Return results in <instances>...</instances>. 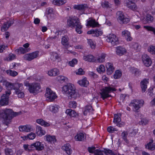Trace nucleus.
I'll return each mask as SVG.
<instances>
[{
  "mask_svg": "<svg viewBox=\"0 0 155 155\" xmlns=\"http://www.w3.org/2000/svg\"><path fill=\"white\" fill-rule=\"evenodd\" d=\"M21 112H14L10 109L0 110V121L7 126L10 124L11 120L14 117L20 115Z\"/></svg>",
  "mask_w": 155,
  "mask_h": 155,
  "instance_id": "obj_1",
  "label": "nucleus"
},
{
  "mask_svg": "<svg viewBox=\"0 0 155 155\" xmlns=\"http://www.w3.org/2000/svg\"><path fill=\"white\" fill-rule=\"evenodd\" d=\"M62 90L68 96L75 99L78 96V94L76 91V89L74 86L69 83L62 87Z\"/></svg>",
  "mask_w": 155,
  "mask_h": 155,
  "instance_id": "obj_2",
  "label": "nucleus"
},
{
  "mask_svg": "<svg viewBox=\"0 0 155 155\" xmlns=\"http://www.w3.org/2000/svg\"><path fill=\"white\" fill-rule=\"evenodd\" d=\"M95 149V147H89L87 148V150L90 153H94L95 155H117V153H115L112 150L109 149L104 151Z\"/></svg>",
  "mask_w": 155,
  "mask_h": 155,
  "instance_id": "obj_3",
  "label": "nucleus"
},
{
  "mask_svg": "<svg viewBox=\"0 0 155 155\" xmlns=\"http://www.w3.org/2000/svg\"><path fill=\"white\" fill-rule=\"evenodd\" d=\"M116 91V89L114 88L111 87L110 86L106 87L101 90L100 94L101 97L104 100L107 97H111V95L109 94Z\"/></svg>",
  "mask_w": 155,
  "mask_h": 155,
  "instance_id": "obj_4",
  "label": "nucleus"
},
{
  "mask_svg": "<svg viewBox=\"0 0 155 155\" xmlns=\"http://www.w3.org/2000/svg\"><path fill=\"white\" fill-rule=\"evenodd\" d=\"M3 84L5 86L6 88L8 90V91L5 92H8L10 91V94L11 93V91L13 89L15 90L16 88L19 87L21 85V84L18 83H12L6 81H3Z\"/></svg>",
  "mask_w": 155,
  "mask_h": 155,
  "instance_id": "obj_5",
  "label": "nucleus"
},
{
  "mask_svg": "<svg viewBox=\"0 0 155 155\" xmlns=\"http://www.w3.org/2000/svg\"><path fill=\"white\" fill-rule=\"evenodd\" d=\"M144 101L142 100L134 99L129 104V106L133 107V110L135 112H137V110L141 107L143 106Z\"/></svg>",
  "mask_w": 155,
  "mask_h": 155,
  "instance_id": "obj_6",
  "label": "nucleus"
},
{
  "mask_svg": "<svg viewBox=\"0 0 155 155\" xmlns=\"http://www.w3.org/2000/svg\"><path fill=\"white\" fill-rule=\"evenodd\" d=\"M67 25L71 28H75L78 25L81 23L79 19L77 16H71L67 20Z\"/></svg>",
  "mask_w": 155,
  "mask_h": 155,
  "instance_id": "obj_7",
  "label": "nucleus"
},
{
  "mask_svg": "<svg viewBox=\"0 0 155 155\" xmlns=\"http://www.w3.org/2000/svg\"><path fill=\"white\" fill-rule=\"evenodd\" d=\"M117 20L120 24H126L130 21L128 18L125 17L123 13L121 11H118L117 13Z\"/></svg>",
  "mask_w": 155,
  "mask_h": 155,
  "instance_id": "obj_8",
  "label": "nucleus"
},
{
  "mask_svg": "<svg viewBox=\"0 0 155 155\" xmlns=\"http://www.w3.org/2000/svg\"><path fill=\"white\" fill-rule=\"evenodd\" d=\"M39 52L36 51L32 53L25 54L24 56L25 60L30 61L37 58L39 56Z\"/></svg>",
  "mask_w": 155,
  "mask_h": 155,
  "instance_id": "obj_9",
  "label": "nucleus"
},
{
  "mask_svg": "<svg viewBox=\"0 0 155 155\" xmlns=\"http://www.w3.org/2000/svg\"><path fill=\"white\" fill-rule=\"evenodd\" d=\"M106 41L107 42L110 43L113 45H115L118 43V38L113 34H110L108 36Z\"/></svg>",
  "mask_w": 155,
  "mask_h": 155,
  "instance_id": "obj_10",
  "label": "nucleus"
},
{
  "mask_svg": "<svg viewBox=\"0 0 155 155\" xmlns=\"http://www.w3.org/2000/svg\"><path fill=\"white\" fill-rule=\"evenodd\" d=\"M10 95V92H5V93L1 97L0 101V105L2 106H4L8 104L9 96Z\"/></svg>",
  "mask_w": 155,
  "mask_h": 155,
  "instance_id": "obj_11",
  "label": "nucleus"
},
{
  "mask_svg": "<svg viewBox=\"0 0 155 155\" xmlns=\"http://www.w3.org/2000/svg\"><path fill=\"white\" fill-rule=\"evenodd\" d=\"M45 96L48 98L50 101H52L56 98V96L55 93L49 88H47L46 91Z\"/></svg>",
  "mask_w": 155,
  "mask_h": 155,
  "instance_id": "obj_12",
  "label": "nucleus"
},
{
  "mask_svg": "<svg viewBox=\"0 0 155 155\" xmlns=\"http://www.w3.org/2000/svg\"><path fill=\"white\" fill-rule=\"evenodd\" d=\"M41 88L40 85L38 83H32L31 84L29 90L31 93H36Z\"/></svg>",
  "mask_w": 155,
  "mask_h": 155,
  "instance_id": "obj_13",
  "label": "nucleus"
},
{
  "mask_svg": "<svg viewBox=\"0 0 155 155\" xmlns=\"http://www.w3.org/2000/svg\"><path fill=\"white\" fill-rule=\"evenodd\" d=\"M142 61L144 64L148 67L152 64V61L149 57L147 54H144L142 56Z\"/></svg>",
  "mask_w": 155,
  "mask_h": 155,
  "instance_id": "obj_14",
  "label": "nucleus"
},
{
  "mask_svg": "<svg viewBox=\"0 0 155 155\" xmlns=\"http://www.w3.org/2000/svg\"><path fill=\"white\" fill-rule=\"evenodd\" d=\"M14 19H10L7 21L4 22L2 27L1 30L2 31H7L9 28L14 23Z\"/></svg>",
  "mask_w": 155,
  "mask_h": 155,
  "instance_id": "obj_15",
  "label": "nucleus"
},
{
  "mask_svg": "<svg viewBox=\"0 0 155 155\" xmlns=\"http://www.w3.org/2000/svg\"><path fill=\"white\" fill-rule=\"evenodd\" d=\"M31 147L32 148H35L36 150L37 151H41L44 149V145L41 142L39 141H36L31 144Z\"/></svg>",
  "mask_w": 155,
  "mask_h": 155,
  "instance_id": "obj_16",
  "label": "nucleus"
},
{
  "mask_svg": "<svg viewBox=\"0 0 155 155\" xmlns=\"http://www.w3.org/2000/svg\"><path fill=\"white\" fill-rule=\"evenodd\" d=\"M106 67L107 68V73L108 75L111 74L114 71L115 68L112 63H107L106 64Z\"/></svg>",
  "mask_w": 155,
  "mask_h": 155,
  "instance_id": "obj_17",
  "label": "nucleus"
},
{
  "mask_svg": "<svg viewBox=\"0 0 155 155\" xmlns=\"http://www.w3.org/2000/svg\"><path fill=\"white\" fill-rule=\"evenodd\" d=\"M61 149L68 154L70 155L72 153V150L70 145L69 143H66L64 145Z\"/></svg>",
  "mask_w": 155,
  "mask_h": 155,
  "instance_id": "obj_18",
  "label": "nucleus"
},
{
  "mask_svg": "<svg viewBox=\"0 0 155 155\" xmlns=\"http://www.w3.org/2000/svg\"><path fill=\"white\" fill-rule=\"evenodd\" d=\"M21 86L16 88L15 90V92L19 98H23L24 97V94L22 91L23 85L21 84Z\"/></svg>",
  "mask_w": 155,
  "mask_h": 155,
  "instance_id": "obj_19",
  "label": "nucleus"
},
{
  "mask_svg": "<svg viewBox=\"0 0 155 155\" xmlns=\"http://www.w3.org/2000/svg\"><path fill=\"white\" fill-rule=\"evenodd\" d=\"M116 53L117 55L122 56L127 52V50L124 48L118 46L116 48Z\"/></svg>",
  "mask_w": 155,
  "mask_h": 155,
  "instance_id": "obj_20",
  "label": "nucleus"
},
{
  "mask_svg": "<svg viewBox=\"0 0 155 155\" xmlns=\"http://www.w3.org/2000/svg\"><path fill=\"white\" fill-rule=\"evenodd\" d=\"M135 2L131 0H128V2L127 3V6L133 10H137V7L135 4Z\"/></svg>",
  "mask_w": 155,
  "mask_h": 155,
  "instance_id": "obj_21",
  "label": "nucleus"
},
{
  "mask_svg": "<svg viewBox=\"0 0 155 155\" xmlns=\"http://www.w3.org/2000/svg\"><path fill=\"white\" fill-rule=\"evenodd\" d=\"M46 141L51 143H54L56 141V137L54 136L47 135L45 136Z\"/></svg>",
  "mask_w": 155,
  "mask_h": 155,
  "instance_id": "obj_22",
  "label": "nucleus"
},
{
  "mask_svg": "<svg viewBox=\"0 0 155 155\" xmlns=\"http://www.w3.org/2000/svg\"><path fill=\"white\" fill-rule=\"evenodd\" d=\"M50 59L53 61H57L59 62L61 61V58L59 55L55 52L51 53Z\"/></svg>",
  "mask_w": 155,
  "mask_h": 155,
  "instance_id": "obj_23",
  "label": "nucleus"
},
{
  "mask_svg": "<svg viewBox=\"0 0 155 155\" xmlns=\"http://www.w3.org/2000/svg\"><path fill=\"white\" fill-rule=\"evenodd\" d=\"M65 113L67 115L71 117H76L78 116V114L75 111L71 109L66 110Z\"/></svg>",
  "mask_w": 155,
  "mask_h": 155,
  "instance_id": "obj_24",
  "label": "nucleus"
},
{
  "mask_svg": "<svg viewBox=\"0 0 155 155\" xmlns=\"http://www.w3.org/2000/svg\"><path fill=\"white\" fill-rule=\"evenodd\" d=\"M83 59L85 61L89 62H95L96 59L92 55L89 54L84 56Z\"/></svg>",
  "mask_w": 155,
  "mask_h": 155,
  "instance_id": "obj_25",
  "label": "nucleus"
},
{
  "mask_svg": "<svg viewBox=\"0 0 155 155\" xmlns=\"http://www.w3.org/2000/svg\"><path fill=\"white\" fill-rule=\"evenodd\" d=\"M78 83L81 86L87 87L89 84V82L87 78L84 77L82 79L78 81Z\"/></svg>",
  "mask_w": 155,
  "mask_h": 155,
  "instance_id": "obj_26",
  "label": "nucleus"
},
{
  "mask_svg": "<svg viewBox=\"0 0 155 155\" xmlns=\"http://www.w3.org/2000/svg\"><path fill=\"white\" fill-rule=\"evenodd\" d=\"M122 36L125 37L127 41H130L132 39L130 36V32L127 30H125L122 31Z\"/></svg>",
  "mask_w": 155,
  "mask_h": 155,
  "instance_id": "obj_27",
  "label": "nucleus"
},
{
  "mask_svg": "<svg viewBox=\"0 0 155 155\" xmlns=\"http://www.w3.org/2000/svg\"><path fill=\"white\" fill-rule=\"evenodd\" d=\"M148 79H144L141 82V87L143 92H145L147 88V84L148 83Z\"/></svg>",
  "mask_w": 155,
  "mask_h": 155,
  "instance_id": "obj_28",
  "label": "nucleus"
},
{
  "mask_svg": "<svg viewBox=\"0 0 155 155\" xmlns=\"http://www.w3.org/2000/svg\"><path fill=\"white\" fill-rule=\"evenodd\" d=\"M153 140H150L149 142L146 145V148L151 150H154L155 149V143H153Z\"/></svg>",
  "mask_w": 155,
  "mask_h": 155,
  "instance_id": "obj_29",
  "label": "nucleus"
},
{
  "mask_svg": "<svg viewBox=\"0 0 155 155\" xmlns=\"http://www.w3.org/2000/svg\"><path fill=\"white\" fill-rule=\"evenodd\" d=\"M99 24L96 21L92 19H89L87 21V25H88L92 27H97Z\"/></svg>",
  "mask_w": 155,
  "mask_h": 155,
  "instance_id": "obj_30",
  "label": "nucleus"
},
{
  "mask_svg": "<svg viewBox=\"0 0 155 155\" xmlns=\"http://www.w3.org/2000/svg\"><path fill=\"white\" fill-rule=\"evenodd\" d=\"M36 122L41 125L45 127H49L50 126V124L49 123L45 121L41 118L37 119L36 120Z\"/></svg>",
  "mask_w": 155,
  "mask_h": 155,
  "instance_id": "obj_31",
  "label": "nucleus"
},
{
  "mask_svg": "<svg viewBox=\"0 0 155 155\" xmlns=\"http://www.w3.org/2000/svg\"><path fill=\"white\" fill-rule=\"evenodd\" d=\"M85 138V134L83 133L80 132L77 133L75 137V138L78 141H82Z\"/></svg>",
  "mask_w": 155,
  "mask_h": 155,
  "instance_id": "obj_32",
  "label": "nucleus"
},
{
  "mask_svg": "<svg viewBox=\"0 0 155 155\" xmlns=\"http://www.w3.org/2000/svg\"><path fill=\"white\" fill-rule=\"evenodd\" d=\"M36 133L38 135L41 136L45 134V131L42 129L41 127L39 126H37L36 127Z\"/></svg>",
  "mask_w": 155,
  "mask_h": 155,
  "instance_id": "obj_33",
  "label": "nucleus"
},
{
  "mask_svg": "<svg viewBox=\"0 0 155 155\" xmlns=\"http://www.w3.org/2000/svg\"><path fill=\"white\" fill-rule=\"evenodd\" d=\"M69 38L68 36L66 35L64 36L61 39V44L65 47L68 46L69 45Z\"/></svg>",
  "mask_w": 155,
  "mask_h": 155,
  "instance_id": "obj_34",
  "label": "nucleus"
},
{
  "mask_svg": "<svg viewBox=\"0 0 155 155\" xmlns=\"http://www.w3.org/2000/svg\"><path fill=\"white\" fill-rule=\"evenodd\" d=\"M48 74L50 76H54L59 74V71L58 70L57 68H54L49 71Z\"/></svg>",
  "mask_w": 155,
  "mask_h": 155,
  "instance_id": "obj_35",
  "label": "nucleus"
},
{
  "mask_svg": "<svg viewBox=\"0 0 155 155\" xmlns=\"http://www.w3.org/2000/svg\"><path fill=\"white\" fill-rule=\"evenodd\" d=\"M106 57V54H102L99 56L95 62H103L105 61V58Z\"/></svg>",
  "mask_w": 155,
  "mask_h": 155,
  "instance_id": "obj_36",
  "label": "nucleus"
},
{
  "mask_svg": "<svg viewBox=\"0 0 155 155\" xmlns=\"http://www.w3.org/2000/svg\"><path fill=\"white\" fill-rule=\"evenodd\" d=\"M87 8V5H74V8L78 10H83Z\"/></svg>",
  "mask_w": 155,
  "mask_h": 155,
  "instance_id": "obj_37",
  "label": "nucleus"
},
{
  "mask_svg": "<svg viewBox=\"0 0 155 155\" xmlns=\"http://www.w3.org/2000/svg\"><path fill=\"white\" fill-rule=\"evenodd\" d=\"M122 137L124 140L127 143H129V140L127 139V137L128 136V133L127 132L124 131L123 132L121 135Z\"/></svg>",
  "mask_w": 155,
  "mask_h": 155,
  "instance_id": "obj_38",
  "label": "nucleus"
},
{
  "mask_svg": "<svg viewBox=\"0 0 155 155\" xmlns=\"http://www.w3.org/2000/svg\"><path fill=\"white\" fill-rule=\"evenodd\" d=\"M93 111L92 107L91 105H88L85 107L84 112V115H86L87 112H92Z\"/></svg>",
  "mask_w": 155,
  "mask_h": 155,
  "instance_id": "obj_39",
  "label": "nucleus"
},
{
  "mask_svg": "<svg viewBox=\"0 0 155 155\" xmlns=\"http://www.w3.org/2000/svg\"><path fill=\"white\" fill-rule=\"evenodd\" d=\"M122 75V72L119 70H117L113 75L114 78L115 79L120 78Z\"/></svg>",
  "mask_w": 155,
  "mask_h": 155,
  "instance_id": "obj_40",
  "label": "nucleus"
},
{
  "mask_svg": "<svg viewBox=\"0 0 155 155\" xmlns=\"http://www.w3.org/2000/svg\"><path fill=\"white\" fill-rule=\"evenodd\" d=\"M6 73L8 74L12 77H15L18 74V73L17 72L10 69L7 70Z\"/></svg>",
  "mask_w": 155,
  "mask_h": 155,
  "instance_id": "obj_41",
  "label": "nucleus"
},
{
  "mask_svg": "<svg viewBox=\"0 0 155 155\" xmlns=\"http://www.w3.org/2000/svg\"><path fill=\"white\" fill-rule=\"evenodd\" d=\"M4 152L5 155H13V152L12 149L9 148H6L4 150Z\"/></svg>",
  "mask_w": 155,
  "mask_h": 155,
  "instance_id": "obj_42",
  "label": "nucleus"
},
{
  "mask_svg": "<svg viewBox=\"0 0 155 155\" xmlns=\"http://www.w3.org/2000/svg\"><path fill=\"white\" fill-rule=\"evenodd\" d=\"M128 137H134L136 135V132L135 130H130L128 131Z\"/></svg>",
  "mask_w": 155,
  "mask_h": 155,
  "instance_id": "obj_43",
  "label": "nucleus"
},
{
  "mask_svg": "<svg viewBox=\"0 0 155 155\" xmlns=\"http://www.w3.org/2000/svg\"><path fill=\"white\" fill-rule=\"evenodd\" d=\"M82 28V26L81 25V23L78 25L76 26L75 30L77 33L81 34L82 33V31H81V29Z\"/></svg>",
  "mask_w": 155,
  "mask_h": 155,
  "instance_id": "obj_44",
  "label": "nucleus"
},
{
  "mask_svg": "<svg viewBox=\"0 0 155 155\" xmlns=\"http://www.w3.org/2000/svg\"><path fill=\"white\" fill-rule=\"evenodd\" d=\"M50 109L51 111L55 113L58 111L59 107L58 106L56 105L51 106L50 107Z\"/></svg>",
  "mask_w": 155,
  "mask_h": 155,
  "instance_id": "obj_45",
  "label": "nucleus"
},
{
  "mask_svg": "<svg viewBox=\"0 0 155 155\" xmlns=\"http://www.w3.org/2000/svg\"><path fill=\"white\" fill-rule=\"evenodd\" d=\"M16 58V56L15 54L10 53L8 55V57L6 58V59L5 60H6L7 61H11L15 59Z\"/></svg>",
  "mask_w": 155,
  "mask_h": 155,
  "instance_id": "obj_46",
  "label": "nucleus"
},
{
  "mask_svg": "<svg viewBox=\"0 0 155 155\" xmlns=\"http://www.w3.org/2000/svg\"><path fill=\"white\" fill-rule=\"evenodd\" d=\"M121 122V119L118 114H114V119L113 122L116 124L117 122Z\"/></svg>",
  "mask_w": 155,
  "mask_h": 155,
  "instance_id": "obj_47",
  "label": "nucleus"
},
{
  "mask_svg": "<svg viewBox=\"0 0 155 155\" xmlns=\"http://www.w3.org/2000/svg\"><path fill=\"white\" fill-rule=\"evenodd\" d=\"M31 144H24L23 147L25 150L27 151L30 152L32 150V147H31Z\"/></svg>",
  "mask_w": 155,
  "mask_h": 155,
  "instance_id": "obj_48",
  "label": "nucleus"
},
{
  "mask_svg": "<svg viewBox=\"0 0 155 155\" xmlns=\"http://www.w3.org/2000/svg\"><path fill=\"white\" fill-rule=\"evenodd\" d=\"M67 2V0H54V2L57 5H61L64 4Z\"/></svg>",
  "mask_w": 155,
  "mask_h": 155,
  "instance_id": "obj_49",
  "label": "nucleus"
},
{
  "mask_svg": "<svg viewBox=\"0 0 155 155\" xmlns=\"http://www.w3.org/2000/svg\"><path fill=\"white\" fill-rule=\"evenodd\" d=\"M143 27L148 31L153 32V34L155 35V27L154 28L151 26H144Z\"/></svg>",
  "mask_w": 155,
  "mask_h": 155,
  "instance_id": "obj_50",
  "label": "nucleus"
},
{
  "mask_svg": "<svg viewBox=\"0 0 155 155\" xmlns=\"http://www.w3.org/2000/svg\"><path fill=\"white\" fill-rule=\"evenodd\" d=\"M97 71L100 73L104 72L105 71L104 66L103 65H100L99 68H97Z\"/></svg>",
  "mask_w": 155,
  "mask_h": 155,
  "instance_id": "obj_51",
  "label": "nucleus"
},
{
  "mask_svg": "<svg viewBox=\"0 0 155 155\" xmlns=\"http://www.w3.org/2000/svg\"><path fill=\"white\" fill-rule=\"evenodd\" d=\"M30 48H25L21 47H20L18 49L19 51L23 54L30 51Z\"/></svg>",
  "mask_w": 155,
  "mask_h": 155,
  "instance_id": "obj_52",
  "label": "nucleus"
},
{
  "mask_svg": "<svg viewBox=\"0 0 155 155\" xmlns=\"http://www.w3.org/2000/svg\"><path fill=\"white\" fill-rule=\"evenodd\" d=\"M146 20L147 22L150 23L153 21V18L151 15L147 14L146 16Z\"/></svg>",
  "mask_w": 155,
  "mask_h": 155,
  "instance_id": "obj_53",
  "label": "nucleus"
},
{
  "mask_svg": "<svg viewBox=\"0 0 155 155\" xmlns=\"http://www.w3.org/2000/svg\"><path fill=\"white\" fill-rule=\"evenodd\" d=\"M148 120L146 118L142 119L141 121L139 122L140 124L142 125H145L147 124L148 123Z\"/></svg>",
  "mask_w": 155,
  "mask_h": 155,
  "instance_id": "obj_54",
  "label": "nucleus"
},
{
  "mask_svg": "<svg viewBox=\"0 0 155 155\" xmlns=\"http://www.w3.org/2000/svg\"><path fill=\"white\" fill-rule=\"evenodd\" d=\"M57 79L60 81L66 82L67 81V78L62 76H59L57 77Z\"/></svg>",
  "mask_w": 155,
  "mask_h": 155,
  "instance_id": "obj_55",
  "label": "nucleus"
},
{
  "mask_svg": "<svg viewBox=\"0 0 155 155\" xmlns=\"http://www.w3.org/2000/svg\"><path fill=\"white\" fill-rule=\"evenodd\" d=\"M77 103L74 101H71L69 102V107L75 108L77 107Z\"/></svg>",
  "mask_w": 155,
  "mask_h": 155,
  "instance_id": "obj_56",
  "label": "nucleus"
},
{
  "mask_svg": "<svg viewBox=\"0 0 155 155\" xmlns=\"http://www.w3.org/2000/svg\"><path fill=\"white\" fill-rule=\"evenodd\" d=\"M93 36L98 37L102 34V32L98 29H96L95 30H93Z\"/></svg>",
  "mask_w": 155,
  "mask_h": 155,
  "instance_id": "obj_57",
  "label": "nucleus"
},
{
  "mask_svg": "<svg viewBox=\"0 0 155 155\" xmlns=\"http://www.w3.org/2000/svg\"><path fill=\"white\" fill-rule=\"evenodd\" d=\"M132 48L137 51H140V46L137 43H134L132 45Z\"/></svg>",
  "mask_w": 155,
  "mask_h": 155,
  "instance_id": "obj_58",
  "label": "nucleus"
},
{
  "mask_svg": "<svg viewBox=\"0 0 155 155\" xmlns=\"http://www.w3.org/2000/svg\"><path fill=\"white\" fill-rule=\"evenodd\" d=\"M108 132L110 133H112L115 131H117L118 130L112 126H110L107 128Z\"/></svg>",
  "mask_w": 155,
  "mask_h": 155,
  "instance_id": "obj_59",
  "label": "nucleus"
},
{
  "mask_svg": "<svg viewBox=\"0 0 155 155\" xmlns=\"http://www.w3.org/2000/svg\"><path fill=\"white\" fill-rule=\"evenodd\" d=\"M148 51L151 54H155V47L151 46L149 48Z\"/></svg>",
  "mask_w": 155,
  "mask_h": 155,
  "instance_id": "obj_60",
  "label": "nucleus"
},
{
  "mask_svg": "<svg viewBox=\"0 0 155 155\" xmlns=\"http://www.w3.org/2000/svg\"><path fill=\"white\" fill-rule=\"evenodd\" d=\"M77 62L78 61L77 60L75 59H74L69 62V64L70 66L73 67L74 66L75 64H77Z\"/></svg>",
  "mask_w": 155,
  "mask_h": 155,
  "instance_id": "obj_61",
  "label": "nucleus"
},
{
  "mask_svg": "<svg viewBox=\"0 0 155 155\" xmlns=\"http://www.w3.org/2000/svg\"><path fill=\"white\" fill-rule=\"evenodd\" d=\"M88 43L91 48L94 49L95 48V44L92 40H89L88 41Z\"/></svg>",
  "mask_w": 155,
  "mask_h": 155,
  "instance_id": "obj_62",
  "label": "nucleus"
},
{
  "mask_svg": "<svg viewBox=\"0 0 155 155\" xmlns=\"http://www.w3.org/2000/svg\"><path fill=\"white\" fill-rule=\"evenodd\" d=\"M36 135L35 133L31 132L28 135V137L29 140H33L35 138Z\"/></svg>",
  "mask_w": 155,
  "mask_h": 155,
  "instance_id": "obj_63",
  "label": "nucleus"
},
{
  "mask_svg": "<svg viewBox=\"0 0 155 155\" xmlns=\"http://www.w3.org/2000/svg\"><path fill=\"white\" fill-rule=\"evenodd\" d=\"M33 130V127L29 125H26V132H29Z\"/></svg>",
  "mask_w": 155,
  "mask_h": 155,
  "instance_id": "obj_64",
  "label": "nucleus"
}]
</instances>
